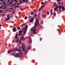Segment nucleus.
<instances>
[{
  "instance_id": "603ef678",
  "label": "nucleus",
  "mask_w": 65,
  "mask_h": 65,
  "mask_svg": "<svg viewBox=\"0 0 65 65\" xmlns=\"http://www.w3.org/2000/svg\"><path fill=\"white\" fill-rule=\"evenodd\" d=\"M3 7H8V6H3Z\"/></svg>"
},
{
  "instance_id": "37998d69",
  "label": "nucleus",
  "mask_w": 65,
  "mask_h": 65,
  "mask_svg": "<svg viewBox=\"0 0 65 65\" xmlns=\"http://www.w3.org/2000/svg\"><path fill=\"white\" fill-rule=\"evenodd\" d=\"M38 9H36L35 10L34 12H36V11Z\"/></svg>"
},
{
  "instance_id": "774afa93",
  "label": "nucleus",
  "mask_w": 65,
  "mask_h": 65,
  "mask_svg": "<svg viewBox=\"0 0 65 65\" xmlns=\"http://www.w3.org/2000/svg\"><path fill=\"white\" fill-rule=\"evenodd\" d=\"M14 5H12V7H14Z\"/></svg>"
},
{
  "instance_id": "7c9ffc66",
  "label": "nucleus",
  "mask_w": 65,
  "mask_h": 65,
  "mask_svg": "<svg viewBox=\"0 0 65 65\" xmlns=\"http://www.w3.org/2000/svg\"><path fill=\"white\" fill-rule=\"evenodd\" d=\"M20 10H21L22 11H23V8H21V9H20Z\"/></svg>"
},
{
  "instance_id": "473e14b6",
  "label": "nucleus",
  "mask_w": 65,
  "mask_h": 65,
  "mask_svg": "<svg viewBox=\"0 0 65 65\" xmlns=\"http://www.w3.org/2000/svg\"><path fill=\"white\" fill-rule=\"evenodd\" d=\"M55 8H56L57 9H58V6L56 5V7H55Z\"/></svg>"
},
{
  "instance_id": "09e8293b",
  "label": "nucleus",
  "mask_w": 65,
  "mask_h": 65,
  "mask_svg": "<svg viewBox=\"0 0 65 65\" xmlns=\"http://www.w3.org/2000/svg\"><path fill=\"white\" fill-rule=\"evenodd\" d=\"M57 31H58V32L60 31V30H59V29H57Z\"/></svg>"
},
{
  "instance_id": "e2e57ef3",
  "label": "nucleus",
  "mask_w": 65,
  "mask_h": 65,
  "mask_svg": "<svg viewBox=\"0 0 65 65\" xmlns=\"http://www.w3.org/2000/svg\"><path fill=\"white\" fill-rule=\"evenodd\" d=\"M56 3H54V6H55L56 5Z\"/></svg>"
},
{
  "instance_id": "b1692460",
  "label": "nucleus",
  "mask_w": 65,
  "mask_h": 65,
  "mask_svg": "<svg viewBox=\"0 0 65 65\" xmlns=\"http://www.w3.org/2000/svg\"><path fill=\"white\" fill-rule=\"evenodd\" d=\"M9 9H12V10H14V9H13V8H9Z\"/></svg>"
},
{
  "instance_id": "c9c22d12",
  "label": "nucleus",
  "mask_w": 65,
  "mask_h": 65,
  "mask_svg": "<svg viewBox=\"0 0 65 65\" xmlns=\"http://www.w3.org/2000/svg\"><path fill=\"white\" fill-rule=\"evenodd\" d=\"M58 8H54V10H55V11H56L57 10V9H58Z\"/></svg>"
},
{
  "instance_id": "bb28decb",
  "label": "nucleus",
  "mask_w": 65,
  "mask_h": 65,
  "mask_svg": "<svg viewBox=\"0 0 65 65\" xmlns=\"http://www.w3.org/2000/svg\"><path fill=\"white\" fill-rule=\"evenodd\" d=\"M14 2H15L16 3H18V1H17L16 0H14Z\"/></svg>"
},
{
  "instance_id": "f03ea898",
  "label": "nucleus",
  "mask_w": 65,
  "mask_h": 65,
  "mask_svg": "<svg viewBox=\"0 0 65 65\" xmlns=\"http://www.w3.org/2000/svg\"><path fill=\"white\" fill-rule=\"evenodd\" d=\"M21 47H20L19 48V49H18V48H16L15 49H11L10 50H9L8 52V54L10 53L11 52H12L13 51H14V52H16V51H19V52H21Z\"/></svg>"
},
{
  "instance_id": "72a5a7b5",
  "label": "nucleus",
  "mask_w": 65,
  "mask_h": 65,
  "mask_svg": "<svg viewBox=\"0 0 65 65\" xmlns=\"http://www.w3.org/2000/svg\"><path fill=\"white\" fill-rule=\"evenodd\" d=\"M44 6V5L43 6H42V7H41V8L42 9V8H43Z\"/></svg>"
},
{
  "instance_id": "ea45409f",
  "label": "nucleus",
  "mask_w": 65,
  "mask_h": 65,
  "mask_svg": "<svg viewBox=\"0 0 65 65\" xmlns=\"http://www.w3.org/2000/svg\"><path fill=\"white\" fill-rule=\"evenodd\" d=\"M17 7L16 6H15L14 7V9H16L17 8Z\"/></svg>"
},
{
  "instance_id": "e433bc0d",
  "label": "nucleus",
  "mask_w": 65,
  "mask_h": 65,
  "mask_svg": "<svg viewBox=\"0 0 65 65\" xmlns=\"http://www.w3.org/2000/svg\"><path fill=\"white\" fill-rule=\"evenodd\" d=\"M19 3L20 4H22V1H20Z\"/></svg>"
},
{
  "instance_id": "cd10ccee",
  "label": "nucleus",
  "mask_w": 65,
  "mask_h": 65,
  "mask_svg": "<svg viewBox=\"0 0 65 65\" xmlns=\"http://www.w3.org/2000/svg\"><path fill=\"white\" fill-rule=\"evenodd\" d=\"M3 5H8V4H4Z\"/></svg>"
},
{
  "instance_id": "680f3d73",
  "label": "nucleus",
  "mask_w": 65,
  "mask_h": 65,
  "mask_svg": "<svg viewBox=\"0 0 65 65\" xmlns=\"http://www.w3.org/2000/svg\"><path fill=\"white\" fill-rule=\"evenodd\" d=\"M40 39L41 40H40V41H41V40H42V38H40Z\"/></svg>"
},
{
  "instance_id": "3c124183",
  "label": "nucleus",
  "mask_w": 65,
  "mask_h": 65,
  "mask_svg": "<svg viewBox=\"0 0 65 65\" xmlns=\"http://www.w3.org/2000/svg\"><path fill=\"white\" fill-rule=\"evenodd\" d=\"M2 8H3V7L2 6H1V7H0V9H2Z\"/></svg>"
},
{
  "instance_id": "5fc2aeb1",
  "label": "nucleus",
  "mask_w": 65,
  "mask_h": 65,
  "mask_svg": "<svg viewBox=\"0 0 65 65\" xmlns=\"http://www.w3.org/2000/svg\"><path fill=\"white\" fill-rule=\"evenodd\" d=\"M10 0H8L7 1V3H9V2Z\"/></svg>"
},
{
  "instance_id": "58836bf2",
  "label": "nucleus",
  "mask_w": 65,
  "mask_h": 65,
  "mask_svg": "<svg viewBox=\"0 0 65 65\" xmlns=\"http://www.w3.org/2000/svg\"><path fill=\"white\" fill-rule=\"evenodd\" d=\"M41 4L42 5H43L44 4V2H42L41 3Z\"/></svg>"
},
{
  "instance_id": "4c0bfd02",
  "label": "nucleus",
  "mask_w": 65,
  "mask_h": 65,
  "mask_svg": "<svg viewBox=\"0 0 65 65\" xmlns=\"http://www.w3.org/2000/svg\"><path fill=\"white\" fill-rule=\"evenodd\" d=\"M61 0H57V1H56V2H60V1H61Z\"/></svg>"
},
{
  "instance_id": "2f4dec72",
  "label": "nucleus",
  "mask_w": 65,
  "mask_h": 65,
  "mask_svg": "<svg viewBox=\"0 0 65 65\" xmlns=\"http://www.w3.org/2000/svg\"><path fill=\"white\" fill-rule=\"evenodd\" d=\"M47 15H48L49 14V12H47Z\"/></svg>"
},
{
  "instance_id": "2eb2a0df",
  "label": "nucleus",
  "mask_w": 65,
  "mask_h": 65,
  "mask_svg": "<svg viewBox=\"0 0 65 65\" xmlns=\"http://www.w3.org/2000/svg\"><path fill=\"white\" fill-rule=\"evenodd\" d=\"M30 48H31V47L30 46H28L27 47V49L28 50H29L30 49Z\"/></svg>"
},
{
  "instance_id": "49530a36",
  "label": "nucleus",
  "mask_w": 65,
  "mask_h": 65,
  "mask_svg": "<svg viewBox=\"0 0 65 65\" xmlns=\"http://www.w3.org/2000/svg\"><path fill=\"white\" fill-rule=\"evenodd\" d=\"M15 18H16L17 19L18 18V16H15Z\"/></svg>"
},
{
  "instance_id": "864d4df0",
  "label": "nucleus",
  "mask_w": 65,
  "mask_h": 65,
  "mask_svg": "<svg viewBox=\"0 0 65 65\" xmlns=\"http://www.w3.org/2000/svg\"><path fill=\"white\" fill-rule=\"evenodd\" d=\"M11 23H14V21H11Z\"/></svg>"
},
{
  "instance_id": "393cba45",
  "label": "nucleus",
  "mask_w": 65,
  "mask_h": 65,
  "mask_svg": "<svg viewBox=\"0 0 65 65\" xmlns=\"http://www.w3.org/2000/svg\"><path fill=\"white\" fill-rule=\"evenodd\" d=\"M22 2H23V3H25L26 2V1L25 0H22Z\"/></svg>"
},
{
  "instance_id": "6e6d98bb",
  "label": "nucleus",
  "mask_w": 65,
  "mask_h": 65,
  "mask_svg": "<svg viewBox=\"0 0 65 65\" xmlns=\"http://www.w3.org/2000/svg\"><path fill=\"white\" fill-rule=\"evenodd\" d=\"M7 20H10V18H7Z\"/></svg>"
},
{
  "instance_id": "de8ad7c7",
  "label": "nucleus",
  "mask_w": 65,
  "mask_h": 65,
  "mask_svg": "<svg viewBox=\"0 0 65 65\" xmlns=\"http://www.w3.org/2000/svg\"><path fill=\"white\" fill-rule=\"evenodd\" d=\"M12 3H11V2H10V3H9V4H11V5H12Z\"/></svg>"
},
{
  "instance_id": "338daca9",
  "label": "nucleus",
  "mask_w": 65,
  "mask_h": 65,
  "mask_svg": "<svg viewBox=\"0 0 65 65\" xmlns=\"http://www.w3.org/2000/svg\"><path fill=\"white\" fill-rule=\"evenodd\" d=\"M13 1H12L10 2L11 3H13Z\"/></svg>"
},
{
  "instance_id": "79ce46f5",
  "label": "nucleus",
  "mask_w": 65,
  "mask_h": 65,
  "mask_svg": "<svg viewBox=\"0 0 65 65\" xmlns=\"http://www.w3.org/2000/svg\"><path fill=\"white\" fill-rule=\"evenodd\" d=\"M6 3V2H5L4 1L3 2H2V3H3V4H5Z\"/></svg>"
},
{
  "instance_id": "1a4fd4ad",
  "label": "nucleus",
  "mask_w": 65,
  "mask_h": 65,
  "mask_svg": "<svg viewBox=\"0 0 65 65\" xmlns=\"http://www.w3.org/2000/svg\"><path fill=\"white\" fill-rule=\"evenodd\" d=\"M29 41L30 43H32V39L30 37L29 38Z\"/></svg>"
},
{
  "instance_id": "f3484780",
  "label": "nucleus",
  "mask_w": 65,
  "mask_h": 65,
  "mask_svg": "<svg viewBox=\"0 0 65 65\" xmlns=\"http://www.w3.org/2000/svg\"><path fill=\"white\" fill-rule=\"evenodd\" d=\"M26 24V23H24V24H22V25L21 26L23 27L24 26H25V25Z\"/></svg>"
},
{
  "instance_id": "6ab92c4d",
  "label": "nucleus",
  "mask_w": 65,
  "mask_h": 65,
  "mask_svg": "<svg viewBox=\"0 0 65 65\" xmlns=\"http://www.w3.org/2000/svg\"><path fill=\"white\" fill-rule=\"evenodd\" d=\"M24 37L23 36L21 37V40H23V39Z\"/></svg>"
},
{
  "instance_id": "412c9836",
  "label": "nucleus",
  "mask_w": 65,
  "mask_h": 65,
  "mask_svg": "<svg viewBox=\"0 0 65 65\" xmlns=\"http://www.w3.org/2000/svg\"><path fill=\"white\" fill-rule=\"evenodd\" d=\"M37 14L36 13H35V15H34V17H37Z\"/></svg>"
},
{
  "instance_id": "f8f14e48",
  "label": "nucleus",
  "mask_w": 65,
  "mask_h": 65,
  "mask_svg": "<svg viewBox=\"0 0 65 65\" xmlns=\"http://www.w3.org/2000/svg\"><path fill=\"white\" fill-rule=\"evenodd\" d=\"M28 28V25L26 26L25 27V29H24V30H27V29Z\"/></svg>"
},
{
  "instance_id": "9b49d317",
  "label": "nucleus",
  "mask_w": 65,
  "mask_h": 65,
  "mask_svg": "<svg viewBox=\"0 0 65 65\" xmlns=\"http://www.w3.org/2000/svg\"><path fill=\"white\" fill-rule=\"evenodd\" d=\"M18 36V34H16V36H15V39H17L18 38L17 37Z\"/></svg>"
},
{
  "instance_id": "39448f33",
  "label": "nucleus",
  "mask_w": 65,
  "mask_h": 65,
  "mask_svg": "<svg viewBox=\"0 0 65 65\" xmlns=\"http://www.w3.org/2000/svg\"><path fill=\"white\" fill-rule=\"evenodd\" d=\"M61 5H60L59 6V7H58V8H59V9L60 10V13H61L62 12V11L61 10Z\"/></svg>"
},
{
  "instance_id": "c85d7f7f",
  "label": "nucleus",
  "mask_w": 65,
  "mask_h": 65,
  "mask_svg": "<svg viewBox=\"0 0 65 65\" xmlns=\"http://www.w3.org/2000/svg\"><path fill=\"white\" fill-rule=\"evenodd\" d=\"M42 8H40V9H39L38 10V11L39 12L40 11V10H41Z\"/></svg>"
},
{
  "instance_id": "0e129e2a",
  "label": "nucleus",
  "mask_w": 65,
  "mask_h": 65,
  "mask_svg": "<svg viewBox=\"0 0 65 65\" xmlns=\"http://www.w3.org/2000/svg\"><path fill=\"white\" fill-rule=\"evenodd\" d=\"M6 8L5 7H4V8L3 9H5Z\"/></svg>"
},
{
  "instance_id": "69168bd1",
  "label": "nucleus",
  "mask_w": 65,
  "mask_h": 65,
  "mask_svg": "<svg viewBox=\"0 0 65 65\" xmlns=\"http://www.w3.org/2000/svg\"><path fill=\"white\" fill-rule=\"evenodd\" d=\"M53 14V13H51V15H52Z\"/></svg>"
},
{
  "instance_id": "a878e982",
  "label": "nucleus",
  "mask_w": 65,
  "mask_h": 65,
  "mask_svg": "<svg viewBox=\"0 0 65 65\" xmlns=\"http://www.w3.org/2000/svg\"><path fill=\"white\" fill-rule=\"evenodd\" d=\"M54 16H55V17L56 16V13H54Z\"/></svg>"
},
{
  "instance_id": "4be33fe9",
  "label": "nucleus",
  "mask_w": 65,
  "mask_h": 65,
  "mask_svg": "<svg viewBox=\"0 0 65 65\" xmlns=\"http://www.w3.org/2000/svg\"><path fill=\"white\" fill-rule=\"evenodd\" d=\"M26 0V3H27L28 2V0Z\"/></svg>"
},
{
  "instance_id": "423d86ee",
  "label": "nucleus",
  "mask_w": 65,
  "mask_h": 65,
  "mask_svg": "<svg viewBox=\"0 0 65 65\" xmlns=\"http://www.w3.org/2000/svg\"><path fill=\"white\" fill-rule=\"evenodd\" d=\"M12 30L14 32H15L17 31V28L15 27H14L12 29Z\"/></svg>"
},
{
  "instance_id": "0eeeda50",
  "label": "nucleus",
  "mask_w": 65,
  "mask_h": 65,
  "mask_svg": "<svg viewBox=\"0 0 65 65\" xmlns=\"http://www.w3.org/2000/svg\"><path fill=\"white\" fill-rule=\"evenodd\" d=\"M61 8L62 9V11H65V9H64V6H62Z\"/></svg>"
},
{
  "instance_id": "5701e85b",
  "label": "nucleus",
  "mask_w": 65,
  "mask_h": 65,
  "mask_svg": "<svg viewBox=\"0 0 65 65\" xmlns=\"http://www.w3.org/2000/svg\"><path fill=\"white\" fill-rule=\"evenodd\" d=\"M27 19V16H26L24 18V19L25 20H26Z\"/></svg>"
},
{
  "instance_id": "4d7b16f0",
  "label": "nucleus",
  "mask_w": 65,
  "mask_h": 65,
  "mask_svg": "<svg viewBox=\"0 0 65 65\" xmlns=\"http://www.w3.org/2000/svg\"><path fill=\"white\" fill-rule=\"evenodd\" d=\"M16 3H15L14 4H13V5H15L16 4Z\"/></svg>"
},
{
  "instance_id": "052dcab7",
  "label": "nucleus",
  "mask_w": 65,
  "mask_h": 65,
  "mask_svg": "<svg viewBox=\"0 0 65 65\" xmlns=\"http://www.w3.org/2000/svg\"><path fill=\"white\" fill-rule=\"evenodd\" d=\"M24 30V28H22V30Z\"/></svg>"
},
{
  "instance_id": "f257e3e1",
  "label": "nucleus",
  "mask_w": 65,
  "mask_h": 65,
  "mask_svg": "<svg viewBox=\"0 0 65 65\" xmlns=\"http://www.w3.org/2000/svg\"><path fill=\"white\" fill-rule=\"evenodd\" d=\"M36 23H35V26H34L33 28H31V30L32 32V34L33 35H35L37 34V32H36V27H37L38 25H39V20L38 19H36Z\"/></svg>"
},
{
  "instance_id": "20e7f679",
  "label": "nucleus",
  "mask_w": 65,
  "mask_h": 65,
  "mask_svg": "<svg viewBox=\"0 0 65 65\" xmlns=\"http://www.w3.org/2000/svg\"><path fill=\"white\" fill-rule=\"evenodd\" d=\"M23 53L22 52H21L20 53H18L16 54V56H15L17 58H21L22 57V55H23Z\"/></svg>"
},
{
  "instance_id": "6e6552de",
  "label": "nucleus",
  "mask_w": 65,
  "mask_h": 65,
  "mask_svg": "<svg viewBox=\"0 0 65 65\" xmlns=\"http://www.w3.org/2000/svg\"><path fill=\"white\" fill-rule=\"evenodd\" d=\"M22 31L21 30L20 31H19V36H22V34H21Z\"/></svg>"
},
{
  "instance_id": "13d9d810",
  "label": "nucleus",
  "mask_w": 65,
  "mask_h": 65,
  "mask_svg": "<svg viewBox=\"0 0 65 65\" xmlns=\"http://www.w3.org/2000/svg\"><path fill=\"white\" fill-rule=\"evenodd\" d=\"M53 9H52V10H51V11H50L51 12H53Z\"/></svg>"
},
{
  "instance_id": "aec40b11",
  "label": "nucleus",
  "mask_w": 65,
  "mask_h": 65,
  "mask_svg": "<svg viewBox=\"0 0 65 65\" xmlns=\"http://www.w3.org/2000/svg\"><path fill=\"white\" fill-rule=\"evenodd\" d=\"M19 41V39H17V40L16 41V42H18Z\"/></svg>"
},
{
  "instance_id": "c756f323",
  "label": "nucleus",
  "mask_w": 65,
  "mask_h": 65,
  "mask_svg": "<svg viewBox=\"0 0 65 65\" xmlns=\"http://www.w3.org/2000/svg\"><path fill=\"white\" fill-rule=\"evenodd\" d=\"M17 29H18V30H20V28L19 27H18Z\"/></svg>"
},
{
  "instance_id": "a211bd4d",
  "label": "nucleus",
  "mask_w": 65,
  "mask_h": 65,
  "mask_svg": "<svg viewBox=\"0 0 65 65\" xmlns=\"http://www.w3.org/2000/svg\"><path fill=\"white\" fill-rule=\"evenodd\" d=\"M4 11H3L2 10H1L0 9V13L2 12H3Z\"/></svg>"
},
{
  "instance_id": "9d476101",
  "label": "nucleus",
  "mask_w": 65,
  "mask_h": 65,
  "mask_svg": "<svg viewBox=\"0 0 65 65\" xmlns=\"http://www.w3.org/2000/svg\"><path fill=\"white\" fill-rule=\"evenodd\" d=\"M34 18H31V20H30V22L31 23L33 21H34Z\"/></svg>"
},
{
  "instance_id": "dca6fc26",
  "label": "nucleus",
  "mask_w": 65,
  "mask_h": 65,
  "mask_svg": "<svg viewBox=\"0 0 65 65\" xmlns=\"http://www.w3.org/2000/svg\"><path fill=\"white\" fill-rule=\"evenodd\" d=\"M10 55H11V56H14V53H12Z\"/></svg>"
},
{
  "instance_id": "7ed1b4c3",
  "label": "nucleus",
  "mask_w": 65,
  "mask_h": 65,
  "mask_svg": "<svg viewBox=\"0 0 65 65\" xmlns=\"http://www.w3.org/2000/svg\"><path fill=\"white\" fill-rule=\"evenodd\" d=\"M22 51L24 52V53H27V50H25V45L24 44H22Z\"/></svg>"
},
{
  "instance_id": "a18cd8bd",
  "label": "nucleus",
  "mask_w": 65,
  "mask_h": 65,
  "mask_svg": "<svg viewBox=\"0 0 65 65\" xmlns=\"http://www.w3.org/2000/svg\"><path fill=\"white\" fill-rule=\"evenodd\" d=\"M17 7H18V8H19V6H15Z\"/></svg>"
},
{
  "instance_id": "f704fd0d",
  "label": "nucleus",
  "mask_w": 65,
  "mask_h": 65,
  "mask_svg": "<svg viewBox=\"0 0 65 65\" xmlns=\"http://www.w3.org/2000/svg\"><path fill=\"white\" fill-rule=\"evenodd\" d=\"M19 43L20 44H21V43H22L21 41H19Z\"/></svg>"
},
{
  "instance_id": "c03bdc74",
  "label": "nucleus",
  "mask_w": 65,
  "mask_h": 65,
  "mask_svg": "<svg viewBox=\"0 0 65 65\" xmlns=\"http://www.w3.org/2000/svg\"><path fill=\"white\" fill-rule=\"evenodd\" d=\"M6 15V14H3V16H5Z\"/></svg>"
},
{
  "instance_id": "bf43d9fd",
  "label": "nucleus",
  "mask_w": 65,
  "mask_h": 65,
  "mask_svg": "<svg viewBox=\"0 0 65 65\" xmlns=\"http://www.w3.org/2000/svg\"><path fill=\"white\" fill-rule=\"evenodd\" d=\"M17 4H18V5H20L19 4V3H17Z\"/></svg>"
},
{
  "instance_id": "4468645a",
  "label": "nucleus",
  "mask_w": 65,
  "mask_h": 65,
  "mask_svg": "<svg viewBox=\"0 0 65 65\" xmlns=\"http://www.w3.org/2000/svg\"><path fill=\"white\" fill-rule=\"evenodd\" d=\"M42 16L44 18H45L46 17V15L45 14H43L42 15Z\"/></svg>"
},
{
  "instance_id": "a19ab883",
  "label": "nucleus",
  "mask_w": 65,
  "mask_h": 65,
  "mask_svg": "<svg viewBox=\"0 0 65 65\" xmlns=\"http://www.w3.org/2000/svg\"><path fill=\"white\" fill-rule=\"evenodd\" d=\"M34 14V13L33 12H32L31 13V15H33Z\"/></svg>"
},
{
  "instance_id": "8fccbe9b",
  "label": "nucleus",
  "mask_w": 65,
  "mask_h": 65,
  "mask_svg": "<svg viewBox=\"0 0 65 65\" xmlns=\"http://www.w3.org/2000/svg\"><path fill=\"white\" fill-rule=\"evenodd\" d=\"M31 18V17L30 16H29L28 17V18L29 19H30Z\"/></svg>"
},
{
  "instance_id": "ddd939ff",
  "label": "nucleus",
  "mask_w": 65,
  "mask_h": 65,
  "mask_svg": "<svg viewBox=\"0 0 65 65\" xmlns=\"http://www.w3.org/2000/svg\"><path fill=\"white\" fill-rule=\"evenodd\" d=\"M27 31V30L24 29V31L23 32V34H26Z\"/></svg>"
}]
</instances>
